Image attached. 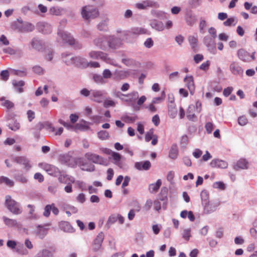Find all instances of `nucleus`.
Returning a JSON list of instances; mask_svg holds the SVG:
<instances>
[{"label": "nucleus", "mask_w": 257, "mask_h": 257, "mask_svg": "<svg viewBox=\"0 0 257 257\" xmlns=\"http://www.w3.org/2000/svg\"><path fill=\"white\" fill-rule=\"evenodd\" d=\"M200 196L202 200V203L204 204L209 202L208 198L209 195L206 190H203L200 193Z\"/></svg>", "instance_id": "35"}, {"label": "nucleus", "mask_w": 257, "mask_h": 257, "mask_svg": "<svg viewBox=\"0 0 257 257\" xmlns=\"http://www.w3.org/2000/svg\"><path fill=\"white\" fill-rule=\"evenodd\" d=\"M0 101H2V106L6 107L8 109H11L14 106V104L13 102L9 100H6L4 97L0 98Z\"/></svg>", "instance_id": "29"}, {"label": "nucleus", "mask_w": 257, "mask_h": 257, "mask_svg": "<svg viewBox=\"0 0 257 257\" xmlns=\"http://www.w3.org/2000/svg\"><path fill=\"white\" fill-rule=\"evenodd\" d=\"M237 21L234 18H229L226 21L224 22L223 24L225 26H235Z\"/></svg>", "instance_id": "34"}, {"label": "nucleus", "mask_w": 257, "mask_h": 257, "mask_svg": "<svg viewBox=\"0 0 257 257\" xmlns=\"http://www.w3.org/2000/svg\"><path fill=\"white\" fill-rule=\"evenodd\" d=\"M58 35L65 43H68L70 45L75 44V40L70 34L59 31L58 32Z\"/></svg>", "instance_id": "5"}, {"label": "nucleus", "mask_w": 257, "mask_h": 257, "mask_svg": "<svg viewBox=\"0 0 257 257\" xmlns=\"http://www.w3.org/2000/svg\"><path fill=\"white\" fill-rule=\"evenodd\" d=\"M210 165L212 168H218L221 169L226 168L228 166V163L227 162L219 159L212 160L210 162Z\"/></svg>", "instance_id": "11"}, {"label": "nucleus", "mask_w": 257, "mask_h": 257, "mask_svg": "<svg viewBox=\"0 0 257 257\" xmlns=\"http://www.w3.org/2000/svg\"><path fill=\"white\" fill-rule=\"evenodd\" d=\"M51 207H52V204H51L47 205L45 207L44 211L43 212V215L45 217H49L50 216V213H51V209H52Z\"/></svg>", "instance_id": "42"}, {"label": "nucleus", "mask_w": 257, "mask_h": 257, "mask_svg": "<svg viewBox=\"0 0 257 257\" xmlns=\"http://www.w3.org/2000/svg\"><path fill=\"white\" fill-rule=\"evenodd\" d=\"M214 124L211 122H207L205 125V128L207 134H211L213 130Z\"/></svg>", "instance_id": "40"}, {"label": "nucleus", "mask_w": 257, "mask_h": 257, "mask_svg": "<svg viewBox=\"0 0 257 257\" xmlns=\"http://www.w3.org/2000/svg\"><path fill=\"white\" fill-rule=\"evenodd\" d=\"M27 114L28 118L30 121H32V120L33 119H34L35 117V113L34 111H33L31 110H29L27 111Z\"/></svg>", "instance_id": "59"}, {"label": "nucleus", "mask_w": 257, "mask_h": 257, "mask_svg": "<svg viewBox=\"0 0 257 257\" xmlns=\"http://www.w3.org/2000/svg\"><path fill=\"white\" fill-rule=\"evenodd\" d=\"M94 43L96 46L103 50L105 49L107 45H108L110 47H111L110 45L108 44L107 39L104 37H100L95 39L94 40Z\"/></svg>", "instance_id": "9"}, {"label": "nucleus", "mask_w": 257, "mask_h": 257, "mask_svg": "<svg viewBox=\"0 0 257 257\" xmlns=\"http://www.w3.org/2000/svg\"><path fill=\"white\" fill-rule=\"evenodd\" d=\"M63 61L67 65L75 64L77 61L79 60L78 57H73L70 54H63Z\"/></svg>", "instance_id": "21"}, {"label": "nucleus", "mask_w": 257, "mask_h": 257, "mask_svg": "<svg viewBox=\"0 0 257 257\" xmlns=\"http://www.w3.org/2000/svg\"><path fill=\"white\" fill-rule=\"evenodd\" d=\"M117 221H118L119 224H123L124 223V218L119 214H112L109 217L106 224L108 226H110Z\"/></svg>", "instance_id": "6"}, {"label": "nucleus", "mask_w": 257, "mask_h": 257, "mask_svg": "<svg viewBox=\"0 0 257 257\" xmlns=\"http://www.w3.org/2000/svg\"><path fill=\"white\" fill-rule=\"evenodd\" d=\"M186 21L188 25L192 26L195 23L196 20L194 17L189 15L186 17Z\"/></svg>", "instance_id": "45"}, {"label": "nucleus", "mask_w": 257, "mask_h": 257, "mask_svg": "<svg viewBox=\"0 0 257 257\" xmlns=\"http://www.w3.org/2000/svg\"><path fill=\"white\" fill-rule=\"evenodd\" d=\"M14 161L18 164L23 165L27 170L29 169L31 167L29 161L24 157H16L15 158Z\"/></svg>", "instance_id": "17"}, {"label": "nucleus", "mask_w": 257, "mask_h": 257, "mask_svg": "<svg viewBox=\"0 0 257 257\" xmlns=\"http://www.w3.org/2000/svg\"><path fill=\"white\" fill-rule=\"evenodd\" d=\"M103 105L105 107L114 106L115 103L113 100L107 99L104 100Z\"/></svg>", "instance_id": "48"}, {"label": "nucleus", "mask_w": 257, "mask_h": 257, "mask_svg": "<svg viewBox=\"0 0 257 257\" xmlns=\"http://www.w3.org/2000/svg\"><path fill=\"white\" fill-rule=\"evenodd\" d=\"M84 156L88 161L95 164H103L105 162L103 158L91 152L86 153Z\"/></svg>", "instance_id": "4"}, {"label": "nucleus", "mask_w": 257, "mask_h": 257, "mask_svg": "<svg viewBox=\"0 0 257 257\" xmlns=\"http://www.w3.org/2000/svg\"><path fill=\"white\" fill-rule=\"evenodd\" d=\"M1 79L3 81H6L9 79V72L8 70H3L1 71Z\"/></svg>", "instance_id": "39"}, {"label": "nucleus", "mask_w": 257, "mask_h": 257, "mask_svg": "<svg viewBox=\"0 0 257 257\" xmlns=\"http://www.w3.org/2000/svg\"><path fill=\"white\" fill-rule=\"evenodd\" d=\"M153 132L152 131H150L147 132L145 136V141L147 142H150L154 137Z\"/></svg>", "instance_id": "57"}, {"label": "nucleus", "mask_w": 257, "mask_h": 257, "mask_svg": "<svg viewBox=\"0 0 257 257\" xmlns=\"http://www.w3.org/2000/svg\"><path fill=\"white\" fill-rule=\"evenodd\" d=\"M44 169L50 175L57 176L60 174L59 169L54 166L46 164L44 166Z\"/></svg>", "instance_id": "12"}, {"label": "nucleus", "mask_w": 257, "mask_h": 257, "mask_svg": "<svg viewBox=\"0 0 257 257\" xmlns=\"http://www.w3.org/2000/svg\"><path fill=\"white\" fill-rule=\"evenodd\" d=\"M238 123L242 126L246 125L248 122V120L245 116H241L238 119Z\"/></svg>", "instance_id": "46"}, {"label": "nucleus", "mask_w": 257, "mask_h": 257, "mask_svg": "<svg viewBox=\"0 0 257 257\" xmlns=\"http://www.w3.org/2000/svg\"><path fill=\"white\" fill-rule=\"evenodd\" d=\"M4 53L8 54L11 55H15L17 53V50L11 47H7L3 49Z\"/></svg>", "instance_id": "44"}, {"label": "nucleus", "mask_w": 257, "mask_h": 257, "mask_svg": "<svg viewBox=\"0 0 257 257\" xmlns=\"http://www.w3.org/2000/svg\"><path fill=\"white\" fill-rule=\"evenodd\" d=\"M155 5V3L149 1H145L142 3L136 4V8L140 10H144L149 7H153Z\"/></svg>", "instance_id": "20"}, {"label": "nucleus", "mask_w": 257, "mask_h": 257, "mask_svg": "<svg viewBox=\"0 0 257 257\" xmlns=\"http://www.w3.org/2000/svg\"><path fill=\"white\" fill-rule=\"evenodd\" d=\"M20 127V123L17 122L9 124V127L13 131H16L19 129Z\"/></svg>", "instance_id": "52"}, {"label": "nucleus", "mask_w": 257, "mask_h": 257, "mask_svg": "<svg viewBox=\"0 0 257 257\" xmlns=\"http://www.w3.org/2000/svg\"><path fill=\"white\" fill-rule=\"evenodd\" d=\"M0 183L4 184L10 187H13L14 185V182L13 180L5 176L0 177Z\"/></svg>", "instance_id": "26"}, {"label": "nucleus", "mask_w": 257, "mask_h": 257, "mask_svg": "<svg viewBox=\"0 0 257 257\" xmlns=\"http://www.w3.org/2000/svg\"><path fill=\"white\" fill-rule=\"evenodd\" d=\"M48 230L43 227H40L38 233L41 238H43L47 233Z\"/></svg>", "instance_id": "56"}, {"label": "nucleus", "mask_w": 257, "mask_h": 257, "mask_svg": "<svg viewBox=\"0 0 257 257\" xmlns=\"http://www.w3.org/2000/svg\"><path fill=\"white\" fill-rule=\"evenodd\" d=\"M0 42L4 45H9L10 44L9 41L7 38L4 35H2L0 37Z\"/></svg>", "instance_id": "54"}, {"label": "nucleus", "mask_w": 257, "mask_h": 257, "mask_svg": "<svg viewBox=\"0 0 257 257\" xmlns=\"http://www.w3.org/2000/svg\"><path fill=\"white\" fill-rule=\"evenodd\" d=\"M6 205L10 211L14 214L18 215L22 212V209L19 203L12 199L10 195L6 196Z\"/></svg>", "instance_id": "1"}, {"label": "nucleus", "mask_w": 257, "mask_h": 257, "mask_svg": "<svg viewBox=\"0 0 257 257\" xmlns=\"http://www.w3.org/2000/svg\"><path fill=\"white\" fill-rule=\"evenodd\" d=\"M229 69L231 73L235 75H241L243 73V70L236 62L233 61L229 66Z\"/></svg>", "instance_id": "7"}, {"label": "nucleus", "mask_w": 257, "mask_h": 257, "mask_svg": "<svg viewBox=\"0 0 257 257\" xmlns=\"http://www.w3.org/2000/svg\"><path fill=\"white\" fill-rule=\"evenodd\" d=\"M255 52L250 54L244 49H239L237 52L238 58L244 62H249L255 60Z\"/></svg>", "instance_id": "3"}, {"label": "nucleus", "mask_w": 257, "mask_h": 257, "mask_svg": "<svg viewBox=\"0 0 257 257\" xmlns=\"http://www.w3.org/2000/svg\"><path fill=\"white\" fill-rule=\"evenodd\" d=\"M43 28H42V32L44 34L50 33L51 31V27L48 24H43L42 25Z\"/></svg>", "instance_id": "47"}, {"label": "nucleus", "mask_w": 257, "mask_h": 257, "mask_svg": "<svg viewBox=\"0 0 257 257\" xmlns=\"http://www.w3.org/2000/svg\"><path fill=\"white\" fill-rule=\"evenodd\" d=\"M202 104L201 102L198 100L196 101L195 106V110L197 113H200L202 110Z\"/></svg>", "instance_id": "63"}, {"label": "nucleus", "mask_w": 257, "mask_h": 257, "mask_svg": "<svg viewBox=\"0 0 257 257\" xmlns=\"http://www.w3.org/2000/svg\"><path fill=\"white\" fill-rule=\"evenodd\" d=\"M62 9L58 7H52L50 9L49 12L51 15L60 16L62 14Z\"/></svg>", "instance_id": "33"}, {"label": "nucleus", "mask_w": 257, "mask_h": 257, "mask_svg": "<svg viewBox=\"0 0 257 257\" xmlns=\"http://www.w3.org/2000/svg\"><path fill=\"white\" fill-rule=\"evenodd\" d=\"M151 166V164L149 161L137 162L135 164L136 168L139 170H148Z\"/></svg>", "instance_id": "16"}, {"label": "nucleus", "mask_w": 257, "mask_h": 257, "mask_svg": "<svg viewBox=\"0 0 257 257\" xmlns=\"http://www.w3.org/2000/svg\"><path fill=\"white\" fill-rule=\"evenodd\" d=\"M154 45V42L151 38H148L144 43V45L148 48H151Z\"/></svg>", "instance_id": "55"}, {"label": "nucleus", "mask_w": 257, "mask_h": 257, "mask_svg": "<svg viewBox=\"0 0 257 257\" xmlns=\"http://www.w3.org/2000/svg\"><path fill=\"white\" fill-rule=\"evenodd\" d=\"M98 137L101 140H106L109 137V134L106 131H101L98 133Z\"/></svg>", "instance_id": "37"}, {"label": "nucleus", "mask_w": 257, "mask_h": 257, "mask_svg": "<svg viewBox=\"0 0 257 257\" xmlns=\"http://www.w3.org/2000/svg\"><path fill=\"white\" fill-rule=\"evenodd\" d=\"M91 90L90 91L86 88H83L80 91V93L85 97H87L90 95H91Z\"/></svg>", "instance_id": "60"}, {"label": "nucleus", "mask_w": 257, "mask_h": 257, "mask_svg": "<svg viewBox=\"0 0 257 257\" xmlns=\"http://www.w3.org/2000/svg\"><path fill=\"white\" fill-rule=\"evenodd\" d=\"M116 96L119 97V98H120L121 99H123V98H122V96H126V97H129L128 100H127V99L125 100L126 101H132L133 100H135L138 98L139 93L137 91H134V92H132L131 93L127 94H122V93H121L118 92L117 93V94H116Z\"/></svg>", "instance_id": "13"}, {"label": "nucleus", "mask_w": 257, "mask_h": 257, "mask_svg": "<svg viewBox=\"0 0 257 257\" xmlns=\"http://www.w3.org/2000/svg\"><path fill=\"white\" fill-rule=\"evenodd\" d=\"M72 157L69 156L68 154H65L60 156V159L62 163L66 164V165L68 163L70 159H71Z\"/></svg>", "instance_id": "43"}, {"label": "nucleus", "mask_w": 257, "mask_h": 257, "mask_svg": "<svg viewBox=\"0 0 257 257\" xmlns=\"http://www.w3.org/2000/svg\"><path fill=\"white\" fill-rule=\"evenodd\" d=\"M3 220L5 224L9 227H14L17 225L16 220L9 218L7 217H3Z\"/></svg>", "instance_id": "30"}, {"label": "nucleus", "mask_w": 257, "mask_h": 257, "mask_svg": "<svg viewBox=\"0 0 257 257\" xmlns=\"http://www.w3.org/2000/svg\"><path fill=\"white\" fill-rule=\"evenodd\" d=\"M36 257H53V255L51 251L48 249H44L39 252Z\"/></svg>", "instance_id": "32"}, {"label": "nucleus", "mask_w": 257, "mask_h": 257, "mask_svg": "<svg viewBox=\"0 0 257 257\" xmlns=\"http://www.w3.org/2000/svg\"><path fill=\"white\" fill-rule=\"evenodd\" d=\"M187 117L188 119L193 120L196 118L195 114V105H190L187 110Z\"/></svg>", "instance_id": "22"}, {"label": "nucleus", "mask_w": 257, "mask_h": 257, "mask_svg": "<svg viewBox=\"0 0 257 257\" xmlns=\"http://www.w3.org/2000/svg\"><path fill=\"white\" fill-rule=\"evenodd\" d=\"M133 33L135 34L139 35V34H144L147 33V30L142 28H135L133 30Z\"/></svg>", "instance_id": "41"}, {"label": "nucleus", "mask_w": 257, "mask_h": 257, "mask_svg": "<svg viewBox=\"0 0 257 257\" xmlns=\"http://www.w3.org/2000/svg\"><path fill=\"white\" fill-rule=\"evenodd\" d=\"M248 162L243 159H240L234 165L233 168L235 170L239 169H246L248 168Z\"/></svg>", "instance_id": "18"}, {"label": "nucleus", "mask_w": 257, "mask_h": 257, "mask_svg": "<svg viewBox=\"0 0 257 257\" xmlns=\"http://www.w3.org/2000/svg\"><path fill=\"white\" fill-rule=\"evenodd\" d=\"M59 179L61 182L64 183L69 184L70 183H74L75 182V179L72 177H69L68 175H61Z\"/></svg>", "instance_id": "27"}, {"label": "nucleus", "mask_w": 257, "mask_h": 257, "mask_svg": "<svg viewBox=\"0 0 257 257\" xmlns=\"http://www.w3.org/2000/svg\"><path fill=\"white\" fill-rule=\"evenodd\" d=\"M188 41L193 51L195 52H196L198 43L197 37L194 36H190L188 37Z\"/></svg>", "instance_id": "24"}, {"label": "nucleus", "mask_w": 257, "mask_h": 257, "mask_svg": "<svg viewBox=\"0 0 257 257\" xmlns=\"http://www.w3.org/2000/svg\"><path fill=\"white\" fill-rule=\"evenodd\" d=\"M89 56L92 59H101L105 61H106L107 58V54L101 51H92L89 52Z\"/></svg>", "instance_id": "10"}, {"label": "nucleus", "mask_w": 257, "mask_h": 257, "mask_svg": "<svg viewBox=\"0 0 257 257\" xmlns=\"http://www.w3.org/2000/svg\"><path fill=\"white\" fill-rule=\"evenodd\" d=\"M162 184V181L160 179H158L155 183L150 185L149 189L151 193H155L158 191Z\"/></svg>", "instance_id": "23"}, {"label": "nucleus", "mask_w": 257, "mask_h": 257, "mask_svg": "<svg viewBox=\"0 0 257 257\" xmlns=\"http://www.w3.org/2000/svg\"><path fill=\"white\" fill-rule=\"evenodd\" d=\"M177 110L174 103H172L171 104L168 106V113L170 116L172 118H174L176 115Z\"/></svg>", "instance_id": "28"}, {"label": "nucleus", "mask_w": 257, "mask_h": 257, "mask_svg": "<svg viewBox=\"0 0 257 257\" xmlns=\"http://www.w3.org/2000/svg\"><path fill=\"white\" fill-rule=\"evenodd\" d=\"M178 152L176 146L172 147L169 154V158L172 159H176L177 158Z\"/></svg>", "instance_id": "31"}, {"label": "nucleus", "mask_w": 257, "mask_h": 257, "mask_svg": "<svg viewBox=\"0 0 257 257\" xmlns=\"http://www.w3.org/2000/svg\"><path fill=\"white\" fill-rule=\"evenodd\" d=\"M59 227L61 230L67 232H73L74 229L69 222L67 221H61L59 224Z\"/></svg>", "instance_id": "19"}, {"label": "nucleus", "mask_w": 257, "mask_h": 257, "mask_svg": "<svg viewBox=\"0 0 257 257\" xmlns=\"http://www.w3.org/2000/svg\"><path fill=\"white\" fill-rule=\"evenodd\" d=\"M31 45L33 48L38 51H40L42 49L43 45L41 41L36 39H34L31 42Z\"/></svg>", "instance_id": "25"}, {"label": "nucleus", "mask_w": 257, "mask_h": 257, "mask_svg": "<svg viewBox=\"0 0 257 257\" xmlns=\"http://www.w3.org/2000/svg\"><path fill=\"white\" fill-rule=\"evenodd\" d=\"M76 166H79L81 170L83 171H92L94 170V167H92V169L88 168L86 165L87 164V162L84 160L82 158H77L76 159Z\"/></svg>", "instance_id": "15"}, {"label": "nucleus", "mask_w": 257, "mask_h": 257, "mask_svg": "<svg viewBox=\"0 0 257 257\" xmlns=\"http://www.w3.org/2000/svg\"><path fill=\"white\" fill-rule=\"evenodd\" d=\"M103 93L101 91L91 90L90 99L97 102H101Z\"/></svg>", "instance_id": "14"}, {"label": "nucleus", "mask_w": 257, "mask_h": 257, "mask_svg": "<svg viewBox=\"0 0 257 257\" xmlns=\"http://www.w3.org/2000/svg\"><path fill=\"white\" fill-rule=\"evenodd\" d=\"M103 239V235L102 233H99L94 240V243L98 245H100Z\"/></svg>", "instance_id": "49"}, {"label": "nucleus", "mask_w": 257, "mask_h": 257, "mask_svg": "<svg viewBox=\"0 0 257 257\" xmlns=\"http://www.w3.org/2000/svg\"><path fill=\"white\" fill-rule=\"evenodd\" d=\"M33 71L35 73L40 74L43 72V68L39 66H35L33 68Z\"/></svg>", "instance_id": "64"}, {"label": "nucleus", "mask_w": 257, "mask_h": 257, "mask_svg": "<svg viewBox=\"0 0 257 257\" xmlns=\"http://www.w3.org/2000/svg\"><path fill=\"white\" fill-rule=\"evenodd\" d=\"M153 204V202L151 199H148L144 206L145 210L148 211L150 209Z\"/></svg>", "instance_id": "58"}, {"label": "nucleus", "mask_w": 257, "mask_h": 257, "mask_svg": "<svg viewBox=\"0 0 257 257\" xmlns=\"http://www.w3.org/2000/svg\"><path fill=\"white\" fill-rule=\"evenodd\" d=\"M233 90V88L232 87H228L225 88L223 91V94L225 96H229Z\"/></svg>", "instance_id": "62"}, {"label": "nucleus", "mask_w": 257, "mask_h": 257, "mask_svg": "<svg viewBox=\"0 0 257 257\" xmlns=\"http://www.w3.org/2000/svg\"><path fill=\"white\" fill-rule=\"evenodd\" d=\"M81 14L84 19L88 20L97 17L99 16V12L94 7L88 6L83 8Z\"/></svg>", "instance_id": "2"}, {"label": "nucleus", "mask_w": 257, "mask_h": 257, "mask_svg": "<svg viewBox=\"0 0 257 257\" xmlns=\"http://www.w3.org/2000/svg\"><path fill=\"white\" fill-rule=\"evenodd\" d=\"M204 205V211L206 213H209L213 211L215 209L214 207L209 204V202L203 204Z\"/></svg>", "instance_id": "38"}, {"label": "nucleus", "mask_w": 257, "mask_h": 257, "mask_svg": "<svg viewBox=\"0 0 257 257\" xmlns=\"http://www.w3.org/2000/svg\"><path fill=\"white\" fill-rule=\"evenodd\" d=\"M87 126L83 123H77L74 126L75 130L83 131L87 128Z\"/></svg>", "instance_id": "53"}, {"label": "nucleus", "mask_w": 257, "mask_h": 257, "mask_svg": "<svg viewBox=\"0 0 257 257\" xmlns=\"http://www.w3.org/2000/svg\"><path fill=\"white\" fill-rule=\"evenodd\" d=\"M110 155L113 159L114 163L118 165L121 160V156L118 153L113 152H112Z\"/></svg>", "instance_id": "36"}, {"label": "nucleus", "mask_w": 257, "mask_h": 257, "mask_svg": "<svg viewBox=\"0 0 257 257\" xmlns=\"http://www.w3.org/2000/svg\"><path fill=\"white\" fill-rule=\"evenodd\" d=\"M184 81L186 83V86L189 89L191 94L193 95L195 91V85L192 76H186Z\"/></svg>", "instance_id": "8"}, {"label": "nucleus", "mask_w": 257, "mask_h": 257, "mask_svg": "<svg viewBox=\"0 0 257 257\" xmlns=\"http://www.w3.org/2000/svg\"><path fill=\"white\" fill-rule=\"evenodd\" d=\"M16 179L22 183H26L28 182L27 178L23 175L18 176L16 177Z\"/></svg>", "instance_id": "61"}, {"label": "nucleus", "mask_w": 257, "mask_h": 257, "mask_svg": "<svg viewBox=\"0 0 257 257\" xmlns=\"http://www.w3.org/2000/svg\"><path fill=\"white\" fill-rule=\"evenodd\" d=\"M210 65V62L209 60H207L205 62L203 63L200 66V69L204 71H206L209 69Z\"/></svg>", "instance_id": "50"}, {"label": "nucleus", "mask_w": 257, "mask_h": 257, "mask_svg": "<svg viewBox=\"0 0 257 257\" xmlns=\"http://www.w3.org/2000/svg\"><path fill=\"white\" fill-rule=\"evenodd\" d=\"M112 76V73L109 69H104L102 73L103 78H110Z\"/></svg>", "instance_id": "51"}]
</instances>
